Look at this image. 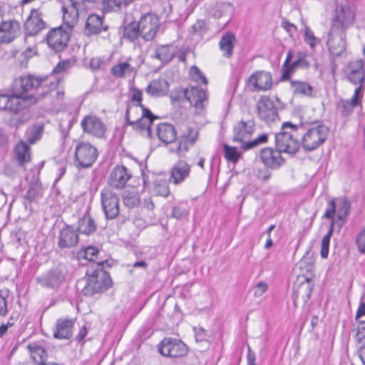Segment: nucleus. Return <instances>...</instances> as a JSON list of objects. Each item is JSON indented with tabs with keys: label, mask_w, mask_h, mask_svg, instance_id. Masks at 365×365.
I'll use <instances>...</instances> for the list:
<instances>
[{
	"label": "nucleus",
	"mask_w": 365,
	"mask_h": 365,
	"mask_svg": "<svg viewBox=\"0 0 365 365\" xmlns=\"http://www.w3.org/2000/svg\"><path fill=\"white\" fill-rule=\"evenodd\" d=\"M65 274L60 267H56L36 278V282L42 287L56 289L65 280Z\"/></svg>",
	"instance_id": "obj_19"
},
{
	"label": "nucleus",
	"mask_w": 365,
	"mask_h": 365,
	"mask_svg": "<svg viewBox=\"0 0 365 365\" xmlns=\"http://www.w3.org/2000/svg\"><path fill=\"white\" fill-rule=\"evenodd\" d=\"M33 98H19L12 93L11 96L0 94V110H7L11 118L9 120L10 127L18 128L29 121L32 115L29 108L36 104Z\"/></svg>",
	"instance_id": "obj_1"
},
{
	"label": "nucleus",
	"mask_w": 365,
	"mask_h": 365,
	"mask_svg": "<svg viewBox=\"0 0 365 365\" xmlns=\"http://www.w3.org/2000/svg\"><path fill=\"white\" fill-rule=\"evenodd\" d=\"M192 33L194 34H197L200 36H202L205 34L207 31V25L205 21L198 20L192 26Z\"/></svg>",
	"instance_id": "obj_57"
},
{
	"label": "nucleus",
	"mask_w": 365,
	"mask_h": 365,
	"mask_svg": "<svg viewBox=\"0 0 365 365\" xmlns=\"http://www.w3.org/2000/svg\"><path fill=\"white\" fill-rule=\"evenodd\" d=\"M292 63V67H295V68L298 67L307 68L309 66V63L306 58V54L302 53L298 54V58Z\"/></svg>",
	"instance_id": "obj_62"
},
{
	"label": "nucleus",
	"mask_w": 365,
	"mask_h": 365,
	"mask_svg": "<svg viewBox=\"0 0 365 365\" xmlns=\"http://www.w3.org/2000/svg\"><path fill=\"white\" fill-rule=\"evenodd\" d=\"M181 137L188 140L190 145L193 146L197 139L198 132L195 129L188 127L187 133L182 135Z\"/></svg>",
	"instance_id": "obj_60"
},
{
	"label": "nucleus",
	"mask_w": 365,
	"mask_h": 365,
	"mask_svg": "<svg viewBox=\"0 0 365 365\" xmlns=\"http://www.w3.org/2000/svg\"><path fill=\"white\" fill-rule=\"evenodd\" d=\"M188 210L184 205H178L173 207L171 216L177 220H182L188 215Z\"/></svg>",
	"instance_id": "obj_55"
},
{
	"label": "nucleus",
	"mask_w": 365,
	"mask_h": 365,
	"mask_svg": "<svg viewBox=\"0 0 365 365\" xmlns=\"http://www.w3.org/2000/svg\"><path fill=\"white\" fill-rule=\"evenodd\" d=\"M344 73L347 80L352 84L364 83V61L357 59L349 62L344 68Z\"/></svg>",
	"instance_id": "obj_23"
},
{
	"label": "nucleus",
	"mask_w": 365,
	"mask_h": 365,
	"mask_svg": "<svg viewBox=\"0 0 365 365\" xmlns=\"http://www.w3.org/2000/svg\"><path fill=\"white\" fill-rule=\"evenodd\" d=\"M350 210L351 203L346 198H334L329 202L323 218L334 222L335 227H337V232H339L345 223Z\"/></svg>",
	"instance_id": "obj_5"
},
{
	"label": "nucleus",
	"mask_w": 365,
	"mask_h": 365,
	"mask_svg": "<svg viewBox=\"0 0 365 365\" xmlns=\"http://www.w3.org/2000/svg\"><path fill=\"white\" fill-rule=\"evenodd\" d=\"M304 41L312 48H314L320 42L319 38L314 36L309 27L305 28Z\"/></svg>",
	"instance_id": "obj_56"
},
{
	"label": "nucleus",
	"mask_w": 365,
	"mask_h": 365,
	"mask_svg": "<svg viewBox=\"0 0 365 365\" xmlns=\"http://www.w3.org/2000/svg\"><path fill=\"white\" fill-rule=\"evenodd\" d=\"M224 155L227 161L233 163H236L241 156L240 152L235 147H231L228 145L225 144L223 145Z\"/></svg>",
	"instance_id": "obj_49"
},
{
	"label": "nucleus",
	"mask_w": 365,
	"mask_h": 365,
	"mask_svg": "<svg viewBox=\"0 0 365 365\" xmlns=\"http://www.w3.org/2000/svg\"><path fill=\"white\" fill-rule=\"evenodd\" d=\"M98 157L97 149L88 143H78L75 150V163L77 168L91 167Z\"/></svg>",
	"instance_id": "obj_9"
},
{
	"label": "nucleus",
	"mask_w": 365,
	"mask_h": 365,
	"mask_svg": "<svg viewBox=\"0 0 365 365\" xmlns=\"http://www.w3.org/2000/svg\"><path fill=\"white\" fill-rule=\"evenodd\" d=\"M43 83V80L41 78L33 75L21 76L14 81L13 91L19 98H33L37 101V98L34 95H26V93L38 88Z\"/></svg>",
	"instance_id": "obj_8"
},
{
	"label": "nucleus",
	"mask_w": 365,
	"mask_h": 365,
	"mask_svg": "<svg viewBox=\"0 0 365 365\" xmlns=\"http://www.w3.org/2000/svg\"><path fill=\"white\" fill-rule=\"evenodd\" d=\"M334 227H335L334 222H330L329 231L322 238V244H321L320 255L323 259H327L329 255L330 239L334 232Z\"/></svg>",
	"instance_id": "obj_45"
},
{
	"label": "nucleus",
	"mask_w": 365,
	"mask_h": 365,
	"mask_svg": "<svg viewBox=\"0 0 365 365\" xmlns=\"http://www.w3.org/2000/svg\"><path fill=\"white\" fill-rule=\"evenodd\" d=\"M281 153L278 149L264 148L261 150L259 158L267 168L277 170L284 163Z\"/></svg>",
	"instance_id": "obj_22"
},
{
	"label": "nucleus",
	"mask_w": 365,
	"mask_h": 365,
	"mask_svg": "<svg viewBox=\"0 0 365 365\" xmlns=\"http://www.w3.org/2000/svg\"><path fill=\"white\" fill-rule=\"evenodd\" d=\"M141 36V31L139 24L136 21H132L125 26L123 29V37L130 41H135L139 36Z\"/></svg>",
	"instance_id": "obj_41"
},
{
	"label": "nucleus",
	"mask_w": 365,
	"mask_h": 365,
	"mask_svg": "<svg viewBox=\"0 0 365 365\" xmlns=\"http://www.w3.org/2000/svg\"><path fill=\"white\" fill-rule=\"evenodd\" d=\"M190 165L183 160H178L170 170L169 181L175 185L182 182L190 175Z\"/></svg>",
	"instance_id": "obj_26"
},
{
	"label": "nucleus",
	"mask_w": 365,
	"mask_h": 365,
	"mask_svg": "<svg viewBox=\"0 0 365 365\" xmlns=\"http://www.w3.org/2000/svg\"><path fill=\"white\" fill-rule=\"evenodd\" d=\"M68 1L69 5L62 6L63 18L68 27L72 28L78 19L79 10L83 9V3L78 2V0H68Z\"/></svg>",
	"instance_id": "obj_27"
},
{
	"label": "nucleus",
	"mask_w": 365,
	"mask_h": 365,
	"mask_svg": "<svg viewBox=\"0 0 365 365\" xmlns=\"http://www.w3.org/2000/svg\"><path fill=\"white\" fill-rule=\"evenodd\" d=\"M168 91L169 84L166 80L163 78L153 80L146 88L148 93L155 96H165Z\"/></svg>",
	"instance_id": "obj_37"
},
{
	"label": "nucleus",
	"mask_w": 365,
	"mask_h": 365,
	"mask_svg": "<svg viewBox=\"0 0 365 365\" xmlns=\"http://www.w3.org/2000/svg\"><path fill=\"white\" fill-rule=\"evenodd\" d=\"M299 129L304 131L301 140L302 148L307 152L317 150L327 140L329 129L322 122L300 123Z\"/></svg>",
	"instance_id": "obj_2"
},
{
	"label": "nucleus",
	"mask_w": 365,
	"mask_h": 365,
	"mask_svg": "<svg viewBox=\"0 0 365 365\" xmlns=\"http://www.w3.org/2000/svg\"><path fill=\"white\" fill-rule=\"evenodd\" d=\"M135 0H103L101 4L103 13L125 14L128 6Z\"/></svg>",
	"instance_id": "obj_30"
},
{
	"label": "nucleus",
	"mask_w": 365,
	"mask_h": 365,
	"mask_svg": "<svg viewBox=\"0 0 365 365\" xmlns=\"http://www.w3.org/2000/svg\"><path fill=\"white\" fill-rule=\"evenodd\" d=\"M268 138L269 134L262 133L259 135L257 138L253 139L252 140H249L247 143H244V144L242 145V148L245 150L252 149L261 144L266 143L268 140Z\"/></svg>",
	"instance_id": "obj_50"
},
{
	"label": "nucleus",
	"mask_w": 365,
	"mask_h": 365,
	"mask_svg": "<svg viewBox=\"0 0 365 365\" xmlns=\"http://www.w3.org/2000/svg\"><path fill=\"white\" fill-rule=\"evenodd\" d=\"M131 178L132 173L125 166L116 165L109 175L108 183L114 189L122 190Z\"/></svg>",
	"instance_id": "obj_18"
},
{
	"label": "nucleus",
	"mask_w": 365,
	"mask_h": 365,
	"mask_svg": "<svg viewBox=\"0 0 365 365\" xmlns=\"http://www.w3.org/2000/svg\"><path fill=\"white\" fill-rule=\"evenodd\" d=\"M141 37L146 41H152L155 36L160 27V19L153 13H147L143 15L138 21Z\"/></svg>",
	"instance_id": "obj_12"
},
{
	"label": "nucleus",
	"mask_w": 365,
	"mask_h": 365,
	"mask_svg": "<svg viewBox=\"0 0 365 365\" xmlns=\"http://www.w3.org/2000/svg\"><path fill=\"white\" fill-rule=\"evenodd\" d=\"M70 38V34L61 27L56 28L50 31L46 36V41L48 46L55 52L64 50Z\"/></svg>",
	"instance_id": "obj_15"
},
{
	"label": "nucleus",
	"mask_w": 365,
	"mask_h": 365,
	"mask_svg": "<svg viewBox=\"0 0 365 365\" xmlns=\"http://www.w3.org/2000/svg\"><path fill=\"white\" fill-rule=\"evenodd\" d=\"M31 148L24 141L19 143L15 147V154L20 166L31 160Z\"/></svg>",
	"instance_id": "obj_39"
},
{
	"label": "nucleus",
	"mask_w": 365,
	"mask_h": 365,
	"mask_svg": "<svg viewBox=\"0 0 365 365\" xmlns=\"http://www.w3.org/2000/svg\"><path fill=\"white\" fill-rule=\"evenodd\" d=\"M24 26L27 36L37 35L46 28V23L43 20L42 14L38 10L32 9Z\"/></svg>",
	"instance_id": "obj_24"
},
{
	"label": "nucleus",
	"mask_w": 365,
	"mask_h": 365,
	"mask_svg": "<svg viewBox=\"0 0 365 365\" xmlns=\"http://www.w3.org/2000/svg\"><path fill=\"white\" fill-rule=\"evenodd\" d=\"M175 56L174 52L169 45H161L155 51L153 58L160 60L162 63H168Z\"/></svg>",
	"instance_id": "obj_40"
},
{
	"label": "nucleus",
	"mask_w": 365,
	"mask_h": 365,
	"mask_svg": "<svg viewBox=\"0 0 365 365\" xmlns=\"http://www.w3.org/2000/svg\"><path fill=\"white\" fill-rule=\"evenodd\" d=\"M108 29L109 26L104 23L101 16L91 14L86 21L84 31L88 36L102 34V38L106 39L109 37Z\"/></svg>",
	"instance_id": "obj_16"
},
{
	"label": "nucleus",
	"mask_w": 365,
	"mask_h": 365,
	"mask_svg": "<svg viewBox=\"0 0 365 365\" xmlns=\"http://www.w3.org/2000/svg\"><path fill=\"white\" fill-rule=\"evenodd\" d=\"M81 125L84 133L98 138H103L106 131L105 123L96 115H86L82 119Z\"/></svg>",
	"instance_id": "obj_17"
},
{
	"label": "nucleus",
	"mask_w": 365,
	"mask_h": 365,
	"mask_svg": "<svg viewBox=\"0 0 365 365\" xmlns=\"http://www.w3.org/2000/svg\"><path fill=\"white\" fill-rule=\"evenodd\" d=\"M98 252L99 251L96 247L89 246L83 248L81 251L79 252L78 255L89 261H94V258L96 257Z\"/></svg>",
	"instance_id": "obj_54"
},
{
	"label": "nucleus",
	"mask_w": 365,
	"mask_h": 365,
	"mask_svg": "<svg viewBox=\"0 0 365 365\" xmlns=\"http://www.w3.org/2000/svg\"><path fill=\"white\" fill-rule=\"evenodd\" d=\"M75 319L68 317L58 318L53 329V336L56 339L69 340L73 336Z\"/></svg>",
	"instance_id": "obj_21"
},
{
	"label": "nucleus",
	"mask_w": 365,
	"mask_h": 365,
	"mask_svg": "<svg viewBox=\"0 0 365 365\" xmlns=\"http://www.w3.org/2000/svg\"><path fill=\"white\" fill-rule=\"evenodd\" d=\"M155 192L158 195L168 197L170 194V190L168 183L165 180H159L155 182Z\"/></svg>",
	"instance_id": "obj_52"
},
{
	"label": "nucleus",
	"mask_w": 365,
	"mask_h": 365,
	"mask_svg": "<svg viewBox=\"0 0 365 365\" xmlns=\"http://www.w3.org/2000/svg\"><path fill=\"white\" fill-rule=\"evenodd\" d=\"M190 71L192 74L193 78L195 81H201L202 83L207 84V80L206 77L203 75V73L200 71V70L195 66H193Z\"/></svg>",
	"instance_id": "obj_64"
},
{
	"label": "nucleus",
	"mask_w": 365,
	"mask_h": 365,
	"mask_svg": "<svg viewBox=\"0 0 365 365\" xmlns=\"http://www.w3.org/2000/svg\"><path fill=\"white\" fill-rule=\"evenodd\" d=\"M356 244L358 251L361 254H365V227L359 231L356 237Z\"/></svg>",
	"instance_id": "obj_58"
},
{
	"label": "nucleus",
	"mask_w": 365,
	"mask_h": 365,
	"mask_svg": "<svg viewBox=\"0 0 365 365\" xmlns=\"http://www.w3.org/2000/svg\"><path fill=\"white\" fill-rule=\"evenodd\" d=\"M101 201L106 219L113 220L119 215V197L113 190L103 189L101 191Z\"/></svg>",
	"instance_id": "obj_10"
},
{
	"label": "nucleus",
	"mask_w": 365,
	"mask_h": 365,
	"mask_svg": "<svg viewBox=\"0 0 365 365\" xmlns=\"http://www.w3.org/2000/svg\"><path fill=\"white\" fill-rule=\"evenodd\" d=\"M354 338L359 344H365V321L359 322Z\"/></svg>",
	"instance_id": "obj_61"
},
{
	"label": "nucleus",
	"mask_w": 365,
	"mask_h": 365,
	"mask_svg": "<svg viewBox=\"0 0 365 365\" xmlns=\"http://www.w3.org/2000/svg\"><path fill=\"white\" fill-rule=\"evenodd\" d=\"M21 24L14 19L0 22V46L12 43L21 34Z\"/></svg>",
	"instance_id": "obj_14"
},
{
	"label": "nucleus",
	"mask_w": 365,
	"mask_h": 365,
	"mask_svg": "<svg viewBox=\"0 0 365 365\" xmlns=\"http://www.w3.org/2000/svg\"><path fill=\"white\" fill-rule=\"evenodd\" d=\"M18 51L14 53V56L16 57L20 66L24 68L27 67L29 60L37 54V50L35 47H28L25 51L20 53L17 56Z\"/></svg>",
	"instance_id": "obj_44"
},
{
	"label": "nucleus",
	"mask_w": 365,
	"mask_h": 365,
	"mask_svg": "<svg viewBox=\"0 0 365 365\" xmlns=\"http://www.w3.org/2000/svg\"><path fill=\"white\" fill-rule=\"evenodd\" d=\"M355 21V11L354 7L348 4L336 2V7L331 19V28L334 30L346 31Z\"/></svg>",
	"instance_id": "obj_6"
},
{
	"label": "nucleus",
	"mask_w": 365,
	"mask_h": 365,
	"mask_svg": "<svg viewBox=\"0 0 365 365\" xmlns=\"http://www.w3.org/2000/svg\"><path fill=\"white\" fill-rule=\"evenodd\" d=\"M122 197L124 205L130 209L136 207L140 205V197L135 190H125L122 194Z\"/></svg>",
	"instance_id": "obj_42"
},
{
	"label": "nucleus",
	"mask_w": 365,
	"mask_h": 365,
	"mask_svg": "<svg viewBox=\"0 0 365 365\" xmlns=\"http://www.w3.org/2000/svg\"><path fill=\"white\" fill-rule=\"evenodd\" d=\"M233 131V141L240 142L243 145L244 143H247L245 140L255 131V123L252 120L247 122L240 120L234 126Z\"/></svg>",
	"instance_id": "obj_29"
},
{
	"label": "nucleus",
	"mask_w": 365,
	"mask_h": 365,
	"mask_svg": "<svg viewBox=\"0 0 365 365\" xmlns=\"http://www.w3.org/2000/svg\"><path fill=\"white\" fill-rule=\"evenodd\" d=\"M43 125L42 124H34L26 131V140L30 144L35 143L42 135Z\"/></svg>",
	"instance_id": "obj_46"
},
{
	"label": "nucleus",
	"mask_w": 365,
	"mask_h": 365,
	"mask_svg": "<svg viewBox=\"0 0 365 365\" xmlns=\"http://www.w3.org/2000/svg\"><path fill=\"white\" fill-rule=\"evenodd\" d=\"M292 58V51H289L287 54L286 59L282 67V81H287L291 78V75L295 71V67H292V63H290V61Z\"/></svg>",
	"instance_id": "obj_48"
},
{
	"label": "nucleus",
	"mask_w": 365,
	"mask_h": 365,
	"mask_svg": "<svg viewBox=\"0 0 365 365\" xmlns=\"http://www.w3.org/2000/svg\"><path fill=\"white\" fill-rule=\"evenodd\" d=\"M134 68L128 62H123L115 65L111 69V73L118 78H123L127 73H132Z\"/></svg>",
	"instance_id": "obj_47"
},
{
	"label": "nucleus",
	"mask_w": 365,
	"mask_h": 365,
	"mask_svg": "<svg viewBox=\"0 0 365 365\" xmlns=\"http://www.w3.org/2000/svg\"><path fill=\"white\" fill-rule=\"evenodd\" d=\"M249 83L253 86L254 91H267L272 86V77L269 72L257 71L250 76Z\"/></svg>",
	"instance_id": "obj_25"
},
{
	"label": "nucleus",
	"mask_w": 365,
	"mask_h": 365,
	"mask_svg": "<svg viewBox=\"0 0 365 365\" xmlns=\"http://www.w3.org/2000/svg\"><path fill=\"white\" fill-rule=\"evenodd\" d=\"M79 235L77 230L71 225H66L59 231L58 247L61 249L72 248L77 245Z\"/></svg>",
	"instance_id": "obj_20"
},
{
	"label": "nucleus",
	"mask_w": 365,
	"mask_h": 365,
	"mask_svg": "<svg viewBox=\"0 0 365 365\" xmlns=\"http://www.w3.org/2000/svg\"><path fill=\"white\" fill-rule=\"evenodd\" d=\"M364 89V83H359V86L355 89L353 97L351 101L359 106L361 104V101L363 96V92Z\"/></svg>",
	"instance_id": "obj_63"
},
{
	"label": "nucleus",
	"mask_w": 365,
	"mask_h": 365,
	"mask_svg": "<svg viewBox=\"0 0 365 365\" xmlns=\"http://www.w3.org/2000/svg\"><path fill=\"white\" fill-rule=\"evenodd\" d=\"M313 290V284L309 278L303 277V281L299 284H295L293 288L292 299L296 306L297 300L301 297L306 304L311 297Z\"/></svg>",
	"instance_id": "obj_28"
},
{
	"label": "nucleus",
	"mask_w": 365,
	"mask_h": 365,
	"mask_svg": "<svg viewBox=\"0 0 365 365\" xmlns=\"http://www.w3.org/2000/svg\"><path fill=\"white\" fill-rule=\"evenodd\" d=\"M346 31L330 29L327 44L329 53L336 57L340 56L346 50Z\"/></svg>",
	"instance_id": "obj_13"
},
{
	"label": "nucleus",
	"mask_w": 365,
	"mask_h": 365,
	"mask_svg": "<svg viewBox=\"0 0 365 365\" xmlns=\"http://www.w3.org/2000/svg\"><path fill=\"white\" fill-rule=\"evenodd\" d=\"M26 348L30 353L31 358L38 365H41L46 361L47 351L38 342L31 343L26 346Z\"/></svg>",
	"instance_id": "obj_34"
},
{
	"label": "nucleus",
	"mask_w": 365,
	"mask_h": 365,
	"mask_svg": "<svg viewBox=\"0 0 365 365\" xmlns=\"http://www.w3.org/2000/svg\"><path fill=\"white\" fill-rule=\"evenodd\" d=\"M157 135L160 141L165 144H169L176 140L177 132L172 124L162 123L157 127Z\"/></svg>",
	"instance_id": "obj_32"
},
{
	"label": "nucleus",
	"mask_w": 365,
	"mask_h": 365,
	"mask_svg": "<svg viewBox=\"0 0 365 365\" xmlns=\"http://www.w3.org/2000/svg\"><path fill=\"white\" fill-rule=\"evenodd\" d=\"M186 95H187V88L178 89L172 92L170 98L173 103L180 102L184 100H186Z\"/></svg>",
	"instance_id": "obj_59"
},
{
	"label": "nucleus",
	"mask_w": 365,
	"mask_h": 365,
	"mask_svg": "<svg viewBox=\"0 0 365 365\" xmlns=\"http://www.w3.org/2000/svg\"><path fill=\"white\" fill-rule=\"evenodd\" d=\"M42 196L41 185L38 182L29 185L24 195V206L26 210H31V203L37 201Z\"/></svg>",
	"instance_id": "obj_36"
},
{
	"label": "nucleus",
	"mask_w": 365,
	"mask_h": 365,
	"mask_svg": "<svg viewBox=\"0 0 365 365\" xmlns=\"http://www.w3.org/2000/svg\"><path fill=\"white\" fill-rule=\"evenodd\" d=\"M106 261L96 264V268L91 273L86 272V284L82 292L85 296H93L96 294L106 291L112 285V280L109 274L103 270V264Z\"/></svg>",
	"instance_id": "obj_3"
},
{
	"label": "nucleus",
	"mask_w": 365,
	"mask_h": 365,
	"mask_svg": "<svg viewBox=\"0 0 365 365\" xmlns=\"http://www.w3.org/2000/svg\"><path fill=\"white\" fill-rule=\"evenodd\" d=\"M186 96V101H189L190 105L197 108H203V102L206 100V93L203 89L192 86L190 89L187 88Z\"/></svg>",
	"instance_id": "obj_35"
},
{
	"label": "nucleus",
	"mask_w": 365,
	"mask_h": 365,
	"mask_svg": "<svg viewBox=\"0 0 365 365\" xmlns=\"http://www.w3.org/2000/svg\"><path fill=\"white\" fill-rule=\"evenodd\" d=\"M340 112L342 116H349L354 110V108L358 106L356 104L351 101L341 99L339 104Z\"/></svg>",
	"instance_id": "obj_51"
},
{
	"label": "nucleus",
	"mask_w": 365,
	"mask_h": 365,
	"mask_svg": "<svg viewBox=\"0 0 365 365\" xmlns=\"http://www.w3.org/2000/svg\"><path fill=\"white\" fill-rule=\"evenodd\" d=\"M258 117L267 125L279 120L274 102L267 96H262L256 104Z\"/></svg>",
	"instance_id": "obj_11"
},
{
	"label": "nucleus",
	"mask_w": 365,
	"mask_h": 365,
	"mask_svg": "<svg viewBox=\"0 0 365 365\" xmlns=\"http://www.w3.org/2000/svg\"><path fill=\"white\" fill-rule=\"evenodd\" d=\"M282 130L275 134L276 148L282 153L295 154L300 148V143L294 133L299 130V126L291 122H284L281 127Z\"/></svg>",
	"instance_id": "obj_4"
},
{
	"label": "nucleus",
	"mask_w": 365,
	"mask_h": 365,
	"mask_svg": "<svg viewBox=\"0 0 365 365\" xmlns=\"http://www.w3.org/2000/svg\"><path fill=\"white\" fill-rule=\"evenodd\" d=\"M292 88L294 94L312 96L313 88L308 83L300 81H291Z\"/></svg>",
	"instance_id": "obj_43"
},
{
	"label": "nucleus",
	"mask_w": 365,
	"mask_h": 365,
	"mask_svg": "<svg viewBox=\"0 0 365 365\" xmlns=\"http://www.w3.org/2000/svg\"><path fill=\"white\" fill-rule=\"evenodd\" d=\"M96 224L94 220L86 213L82 217L78 220V227L76 229L78 232L83 233L86 235H90L96 232Z\"/></svg>",
	"instance_id": "obj_38"
},
{
	"label": "nucleus",
	"mask_w": 365,
	"mask_h": 365,
	"mask_svg": "<svg viewBox=\"0 0 365 365\" xmlns=\"http://www.w3.org/2000/svg\"><path fill=\"white\" fill-rule=\"evenodd\" d=\"M159 353L165 357L180 358L186 356L188 346L180 339L165 337L158 346Z\"/></svg>",
	"instance_id": "obj_7"
},
{
	"label": "nucleus",
	"mask_w": 365,
	"mask_h": 365,
	"mask_svg": "<svg viewBox=\"0 0 365 365\" xmlns=\"http://www.w3.org/2000/svg\"><path fill=\"white\" fill-rule=\"evenodd\" d=\"M178 147L176 148L175 153L180 158L184 157L185 153L189 150L191 146L188 140L184 139L181 136L179 137L178 140Z\"/></svg>",
	"instance_id": "obj_53"
},
{
	"label": "nucleus",
	"mask_w": 365,
	"mask_h": 365,
	"mask_svg": "<svg viewBox=\"0 0 365 365\" xmlns=\"http://www.w3.org/2000/svg\"><path fill=\"white\" fill-rule=\"evenodd\" d=\"M236 43L235 35L230 31L225 33L219 42L220 49L223 53V56L230 58L233 55V50Z\"/></svg>",
	"instance_id": "obj_33"
},
{
	"label": "nucleus",
	"mask_w": 365,
	"mask_h": 365,
	"mask_svg": "<svg viewBox=\"0 0 365 365\" xmlns=\"http://www.w3.org/2000/svg\"><path fill=\"white\" fill-rule=\"evenodd\" d=\"M133 110L132 106H128L126 108L125 113V119L128 125H132L133 128L139 132L146 131L147 136L148 138H151L152 131H151V125L153 123H151L150 120H148L145 118H139L135 120H131L130 117V112Z\"/></svg>",
	"instance_id": "obj_31"
}]
</instances>
